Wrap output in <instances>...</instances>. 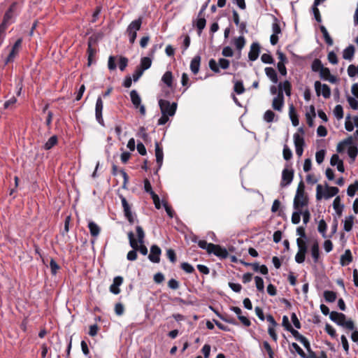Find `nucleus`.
<instances>
[{
	"instance_id": "obj_1",
	"label": "nucleus",
	"mask_w": 358,
	"mask_h": 358,
	"mask_svg": "<svg viewBox=\"0 0 358 358\" xmlns=\"http://www.w3.org/2000/svg\"><path fill=\"white\" fill-rule=\"evenodd\" d=\"M339 192V189L336 187H329L326 185L325 189H323L322 185H317L316 188V199L317 201L321 200L322 198L324 199H329L336 196Z\"/></svg>"
},
{
	"instance_id": "obj_2",
	"label": "nucleus",
	"mask_w": 358,
	"mask_h": 358,
	"mask_svg": "<svg viewBox=\"0 0 358 358\" xmlns=\"http://www.w3.org/2000/svg\"><path fill=\"white\" fill-rule=\"evenodd\" d=\"M329 318L331 321L338 325L343 327L349 330L355 329V324L352 320H345V315L343 313L332 311L330 313Z\"/></svg>"
},
{
	"instance_id": "obj_3",
	"label": "nucleus",
	"mask_w": 358,
	"mask_h": 358,
	"mask_svg": "<svg viewBox=\"0 0 358 358\" xmlns=\"http://www.w3.org/2000/svg\"><path fill=\"white\" fill-rule=\"evenodd\" d=\"M143 23V18L141 17L133 20L127 27L126 34L129 37V41L131 44H134L136 37L137 31L141 28Z\"/></svg>"
},
{
	"instance_id": "obj_4",
	"label": "nucleus",
	"mask_w": 358,
	"mask_h": 358,
	"mask_svg": "<svg viewBox=\"0 0 358 358\" xmlns=\"http://www.w3.org/2000/svg\"><path fill=\"white\" fill-rule=\"evenodd\" d=\"M159 106L162 115L166 114L170 116L175 115L177 108L176 103H171L169 101L161 99L159 100Z\"/></svg>"
},
{
	"instance_id": "obj_5",
	"label": "nucleus",
	"mask_w": 358,
	"mask_h": 358,
	"mask_svg": "<svg viewBox=\"0 0 358 358\" xmlns=\"http://www.w3.org/2000/svg\"><path fill=\"white\" fill-rule=\"evenodd\" d=\"M128 238L129 241V245L132 248V250H130L127 255V259L129 261H134L137 259V248H138V242L134 238V234L132 231H129L128 233Z\"/></svg>"
},
{
	"instance_id": "obj_6",
	"label": "nucleus",
	"mask_w": 358,
	"mask_h": 358,
	"mask_svg": "<svg viewBox=\"0 0 358 358\" xmlns=\"http://www.w3.org/2000/svg\"><path fill=\"white\" fill-rule=\"evenodd\" d=\"M120 198L121 199L125 217L127 219L130 224H134L135 222V214L132 213L131 206L129 204L124 196L120 195Z\"/></svg>"
},
{
	"instance_id": "obj_7",
	"label": "nucleus",
	"mask_w": 358,
	"mask_h": 358,
	"mask_svg": "<svg viewBox=\"0 0 358 358\" xmlns=\"http://www.w3.org/2000/svg\"><path fill=\"white\" fill-rule=\"evenodd\" d=\"M131 101L136 109H139L142 115L145 114V107L141 104V98L136 90H133L130 92Z\"/></svg>"
},
{
	"instance_id": "obj_8",
	"label": "nucleus",
	"mask_w": 358,
	"mask_h": 358,
	"mask_svg": "<svg viewBox=\"0 0 358 358\" xmlns=\"http://www.w3.org/2000/svg\"><path fill=\"white\" fill-rule=\"evenodd\" d=\"M136 234L138 236V245L137 250H138L143 255H146L148 254V249L146 246L143 245L144 238H145V233L143 228L141 226H136Z\"/></svg>"
},
{
	"instance_id": "obj_9",
	"label": "nucleus",
	"mask_w": 358,
	"mask_h": 358,
	"mask_svg": "<svg viewBox=\"0 0 358 358\" xmlns=\"http://www.w3.org/2000/svg\"><path fill=\"white\" fill-rule=\"evenodd\" d=\"M314 86L316 94L318 96L322 94L323 97L325 99L330 97L331 89L327 85L322 84L320 81H315Z\"/></svg>"
},
{
	"instance_id": "obj_10",
	"label": "nucleus",
	"mask_w": 358,
	"mask_h": 358,
	"mask_svg": "<svg viewBox=\"0 0 358 358\" xmlns=\"http://www.w3.org/2000/svg\"><path fill=\"white\" fill-rule=\"evenodd\" d=\"M308 205V198L306 195H301L299 197L294 196L293 202V208L294 210H303L307 208Z\"/></svg>"
},
{
	"instance_id": "obj_11",
	"label": "nucleus",
	"mask_w": 358,
	"mask_h": 358,
	"mask_svg": "<svg viewBox=\"0 0 358 358\" xmlns=\"http://www.w3.org/2000/svg\"><path fill=\"white\" fill-rule=\"evenodd\" d=\"M210 250H209V254L213 253L215 256L225 259L228 257L229 253L226 248H222L219 245H210Z\"/></svg>"
},
{
	"instance_id": "obj_12",
	"label": "nucleus",
	"mask_w": 358,
	"mask_h": 358,
	"mask_svg": "<svg viewBox=\"0 0 358 358\" xmlns=\"http://www.w3.org/2000/svg\"><path fill=\"white\" fill-rule=\"evenodd\" d=\"M103 108V103L101 97L99 96L96 99L95 106V116L96 121L101 125H104L103 119L102 117V110Z\"/></svg>"
},
{
	"instance_id": "obj_13",
	"label": "nucleus",
	"mask_w": 358,
	"mask_h": 358,
	"mask_svg": "<svg viewBox=\"0 0 358 358\" xmlns=\"http://www.w3.org/2000/svg\"><path fill=\"white\" fill-rule=\"evenodd\" d=\"M162 250L157 245H152L150 247V252L148 255L149 260L152 263H159L160 262V255Z\"/></svg>"
},
{
	"instance_id": "obj_14",
	"label": "nucleus",
	"mask_w": 358,
	"mask_h": 358,
	"mask_svg": "<svg viewBox=\"0 0 358 358\" xmlns=\"http://www.w3.org/2000/svg\"><path fill=\"white\" fill-rule=\"evenodd\" d=\"M294 177V171L284 169L282 172L281 187H285L291 184Z\"/></svg>"
},
{
	"instance_id": "obj_15",
	"label": "nucleus",
	"mask_w": 358,
	"mask_h": 358,
	"mask_svg": "<svg viewBox=\"0 0 358 358\" xmlns=\"http://www.w3.org/2000/svg\"><path fill=\"white\" fill-rule=\"evenodd\" d=\"M17 3L16 2H13L10 5V6L9 7V8L6 12V13L3 16V21L8 23L9 24H10L11 23L13 22V20L15 16V10L17 9Z\"/></svg>"
},
{
	"instance_id": "obj_16",
	"label": "nucleus",
	"mask_w": 358,
	"mask_h": 358,
	"mask_svg": "<svg viewBox=\"0 0 358 358\" xmlns=\"http://www.w3.org/2000/svg\"><path fill=\"white\" fill-rule=\"evenodd\" d=\"M284 106V96L282 92H278L276 96L273 99L272 107L274 110L282 111Z\"/></svg>"
},
{
	"instance_id": "obj_17",
	"label": "nucleus",
	"mask_w": 358,
	"mask_h": 358,
	"mask_svg": "<svg viewBox=\"0 0 358 358\" xmlns=\"http://www.w3.org/2000/svg\"><path fill=\"white\" fill-rule=\"evenodd\" d=\"M320 76L322 79L324 80H328L331 83H336L337 82V78L336 76H333L330 73V70L327 67H323L320 72Z\"/></svg>"
},
{
	"instance_id": "obj_18",
	"label": "nucleus",
	"mask_w": 358,
	"mask_h": 358,
	"mask_svg": "<svg viewBox=\"0 0 358 358\" xmlns=\"http://www.w3.org/2000/svg\"><path fill=\"white\" fill-rule=\"evenodd\" d=\"M123 282V278L121 276H116L113 279L112 285L110 286V292L114 294H118L120 292V286Z\"/></svg>"
},
{
	"instance_id": "obj_19",
	"label": "nucleus",
	"mask_w": 358,
	"mask_h": 358,
	"mask_svg": "<svg viewBox=\"0 0 358 358\" xmlns=\"http://www.w3.org/2000/svg\"><path fill=\"white\" fill-rule=\"evenodd\" d=\"M260 47L258 43H253L250 46V50L248 53V58L250 61H255L259 55Z\"/></svg>"
},
{
	"instance_id": "obj_20",
	"label": "nucleus",
	"mask_w": 358,
	"mask_h": 358,
	"mask_svg": "<svg viewBox=\"0 0 358 358\" xmlns=\"http://www.w3.org/2000/svg\"><path fill=\"white\" fill-rule=\"evenodd\" d=\"M21 43H22V40L21 39H18L14 43L13 46L12 47L11 50H10V53H9V55H8L7 59H6V63H8L10 62L13 61L14 58L15 57V56L18 53L19 48H20V47L21 45Z\"/></svg>"
},
{
	"instance_id": "obj_21",
	"label": "nucleus",
	"mask_w": 358,
	"mask_h": 358,
	"mask_svg": "<svg viewBox=\"0 0 358 358\" xmlns=\"http://www.w3.org/2000/svg\"><path fill=\"white\" fill-rule=\"evenodd\" d=\"M155 157H156V162L158 164V169L157 171H158L163 163V159H164V153L162 148L159 146V144L158 142H155Z\"/></svg>"
},
{
	"instance_id": "obj_22",
	"label": "nucleus",
	"mask_w": 358,
	"mask_h": 358,
	"mask_svg": "<svg viewBox=\"0 0 358 358\" xmlns=\"http://www.w3.org/2000/svg\"><path fill=\"white\" fill-rule=\"evenodd\" d=\"M299 131L301 132V134L299 133H296L294 134V143L295 147H303L305 145L304 138L303 134L304 133L303 129L300 127L299 129Z\"/></svg>"
},
{
	"instance_id": "obj_23",
	"label": "nucleus",
	"mask_w": 358,
	"mask_h": 358,
	"mask_svg": "<svg viewBox=\"0 0 358 358\" xmlns=\"http://www.w3.org/2000/svg\"><path fill=\"white\" fill-rule=\"evenodd\" d=\"M344 207V204L341 203V197L337 196L333 201V208L338 217L341 216Z\"/></svg>"
},
{
	"instance_id": "obj_24",
	"label": "nucleus",
	"mask_w": 358,
	"mask_h": 358,
	"mask_svg": "<svg viewBox=\"0 0 358 358\" xmlns=\"http://www.w3.org/2000/svg\"><path fill=\"white\" fill-rule=\"evenodd\" d=\"M200 62H201V56L200 55L194 56V57L191 61L190 69L194 75H196L199 73V68H200Z\"/></svg>"
},
{
	"instance_id": "obj_25",
	"label": "nucleus",
	"mask_w": 358,
	"mask_h": 358,
	"mask_svg": "<svg viewBox=\"0 0 358 358\" xmlns=\"http://www.w3.org/2000/svg\"><path fill=\"white\" fill-rule=\"evenodd\" d=\"M87 45V65L90 66L93 63V57L95 55L96 50L92 47L91 38L89 39Z\"/></svg>"
},
{
	"instance_id": "obj_26",
	"label": "nucleus",
	"mask_w": 358,
	"mask_h": 358,
	"mask_svg": "<svg viewBox=\"0 0 358 358\" xmlns=\"http://www.w3.org/2000/svg\"><path fill=\"white\" fill-rule=\"evenodd\" d=\"M352 143V138L351 136L341 141L336 147V151L338 153H342L345 151L346 146L350 145Z\"/></svg>"
},
{
	"instance_id": "obj_27",
	"label": "nucleus",
	"mask_w": 358,
	"mask_h": 358,
	"mask_svg": "<svg viewBox=\"0 0 358 358\" xmlns=\"http://www.w3.org/2000/svg\"><path fill=\"white\" fill-rule=\"evenodd\" d=\"M289 116L292 121V124L296 127L299 124L298 116L295 112V108L293 104H290L289 106Z\"/></svg>"
},
{
	"instance_id": "obj_28",
	"label": "nucleus",
	"mask_w": 358,
	"mask_h": 358,
	"mask_svg": "<svg viewBox=\"0 0 358 358\" xmlns=\"http://www.w3.org/2000/svg\"><path fill=\"white\" fill-rule=\"evenodd\" d=\"M352 261V257L350 250H346L343 255H341L340 263L342 266H347Z\"/></svg>"
},
{
	"instance_id": "obj_29",
	"label": "nucleus",
	"mask_w": 358,
	"mask_h": 358,
	"mask_svg": "<svg viewBox=\"0 0 358 358\" xmlns=\"http://www.w3.org/2000/svg\"><path fill=\"white\" fill-rule=\"evenodd\" d=\"M355 54V47L352 45H350L343 51V58L351 61Z\"/></svg>"
},
{
	"instance_id": "obj_30",
	"label": "nucleus",
	"mask_w": 358,
	"mask_h": 358,
	"mask_svg": "<svg viewBox=\"0 0 358 358\" xmlns=\"http://www.w3.org/2000/svg\"><path fill=\"white\" fill-rule=\"evenodd\" d=\"M265 73L266 76L275 84L278 81V75L275 69L272 67L265 68Z\"/></svg>"
},
{
	"instance_id": "obj_31",
	"label": "nucleus",
	"mask_w": 358,
	"mask_h": 358,
	"mask_svg": "<svg viewBox=\"0 0 358 358\" xmlns=\"http://www.w3.org/2000/svg\"><path fill=\"white\" fill-rule=\"evenodd\" d=\"M283 91H285L287 96H289L291 95V84L288 80L280 83L278 85V92H282L283 94Z\"/></svg>"
},
{
	"instance_id": "obj_32",
	"label": "nucleus",
	"mask_w": 358,
	"mask_h": 358,
	"mask_svg": "<svg viewBox=\"0 0 358 358\" xmlns=\"http://www.w3.org/2000/svg\"><path fill=\"white\" fill-rule=\"evenodd\" d=\"M301 344L308 352V355L305 353V356L303 358H317L315 353L312 350L310 343L308 339H306Z\"/></svg>"
},
{
	"instance_id": "obj_33",
	"label": "nucleus",
	"mask_w": 358,
	"mask_h": 358,
	"mask_svg": "<svg viewBox=\"0 0 358 358\" xmlns=\"http://www.w3.org/2000/svg\"><path fill=\"white\" fill-rule=\"evenodd\" d=\"M311 256L315 263H317L320 258L319 244L315 241L311 246Z\"/></svg>"
},
{
	"instance_id": "obj_34",
	"label": "nucleus",
	"mask_w": 358,
	"mask_h": 358,
	"mask_svg": "<svg viewBox=\"0 0 358 358\" xmlns=\"http://www.w3.org/2000/svg\"><path fill=\"white\" fill-rule=\"evenodd\" d=\"M233 44L240 52L242 49L244 48L245 45V39L243 36H240L238 38H234L233 39Z\"/></svg>"
},
{
	"instance_id": "obj_35",
	"label": "nucleus",
	"mask_w": 358,
	"mask_h": 358,
	"mask_svg": "<svg viewBox=\"0 0 358 358\" xmlns=\"http://www.w3.org/2000/svg\"><path fill=\"white\" fill-rule=\"evenodd\" d=\"M355 217L353 215H349L345 217L344 220L343 229L349 232L352 230L354 224Z\"/></svg>"
},
{
	"instance_id": "obj_36",
	"label": "nucleus",
	"mask_w": 358,
	"mask_h": 358,
	"mask_svg": "<svg viewBox=\"0 0 358 358\" xmlns=\"http://www.w3.org/2000/svg\"><path fill=\"white\" fill-rule=\"evenodd\" d=\"M206 24V20L204 17H198L196 22V27L197 29V34L200 36L202 33L203 29L205 28Z\"/></svg>"
},
{
	"instance_id": "obj_37",
	"label": "nucleus",
	"mask_w": 358,
	"mask_h": 358,
	"mask_svg": "<svg viewBox=\"0 0 358 358\" xmlns=\"http://www.w3.org/2000/svg\"><path fill=\"white\" fill-rule=\"evenodd\" d=\"M320 29L321 32L322 33V35H323V37L324 38L326 43L328 45L331 46L334 43V41H333V39L331 38V37L330 36V35L329 34V32H328L327 29H326V27L324 25H320Z\"/></svg>"
},
{
	"instance_id": "obj_38",
	"label": "nucleus",
	"mask_w": 358,
	"mask_h": 358,
	"mask_svg": "<svg viewBox=\"0 0 358 358\" xmlns=\"http://www.w3.org/2000/svg\"><path fill=\"white\" fill-rule=\"evenodd\" d=\"M152 65V59L148 57H142L141 59L140 65L138 66L143 71L148 69Z\"/></svg>"
},
{
	"instance_id": "obj_39",
	"label": "nucleus",
	"mask_w": 358,
	"mask_h": 358,
	"mask_svg": "<svg viewBox=\"0 0 358 358\" xmlns=\"http://www.w3.org/2000/svg\"><path fill=\"white\" fill-rule=\"evenodd\" d=\"M88 228L90 229V234L94 237H96L100 233L99 227L92 221H90L88 223Z\"/></svg>"
},
{
	"instance_id": "obj_40",
	"label": "nucleus",
	"mask_w": 358,
	"mask_h": 358,
	"mask_svg": "<svg viewBox=\"0 0 358 358\" xmlns=\"http://www.w3.org/2000/svg\"><path fill=\"white\" fill-rule=\"evenodd\" d=\"M162 81L169 87H172L173 75L171 71H166L162 78Z\"/></svg>"
},
{
	"instance_id": "obj_41",
	"label": "nucleus",
	"mask_w": 358,
	"mask_h": 358,
	"mask_svg": "<svg viewBox=\"0 0 358 358\" xmlns=\"http://www.w3.org/2000/svg\"><path fill=\"white\" fill-rule=\"evenodd\" d=\"M324 297L327 302L332 303L336 299V294L333 291L326 290L324 292Z\"/></svg>"
},
{
	"instance_id": "obj_42",
	"label": "nucleus",
	"mask_w": 358,
	"mask_h": 358,
	"mask_svg": "<svg viewBox=\"0 0 358 358\" xmlns=\"http://www.w3.org/2000/svg\"><path fill=\"white\" fill-rule=\"evenodd\" d=\"M358 190V180H356L353 184L348 186L347 189V194L349 196L352 197Z\"/></svg>"
},
{
	"instance_id": "obj_43",
	"label": "nucleus",
	"mask_w": 358,
	"mask_h": 358,
	"mask_svg": "<svg viewBox=\"0 0 358 358\" xmlns=\"http://www.w3.org/2000/svg\"><path fill=\"white\" fill-rule=\"evenodd\" d=\"M292 335L294 337V338L299 341L301 343L303 342L306 339H307L305 336L301 335L297 330L294 329L293 327L288 330Z\"/></svg>"
},
{
	"instance_id": "obj_44",
	"label": "nucleus",
	"mask_w": 358,
	"mask_h": 358,
	"mask_svg": "<svg viewBox=\"0 0 358 358\" xmlns=\"http://www.w3.org/2000/svg\"><path fill=\"white\" fill-rule=\"evenodd\" d=\"M234 90L238 94H241L245 92V87L241 80L234 81Z\"/></svg>"
},
{
	"instance_id": "obj_45",
	"label": "nucleus",
	"mask_w": 358,
	"mask_h": 358,
	"mask_svg": "<svg viewBox=\"0 0 358 358\" xmlns=\"http://www.w3.org/2000/svg\"><path fill=\"white\" fill-rule=\"evenodd\" d=\"M296 244L299 248L298 252L306 254L307 247L305 241H303L301 238H298L296 239Z\"/></svg>"
},
{
	"instance_id": "obj_46",
	"label": "nucleus",
	"mask_w": 358,
	"mask_h": 358,
	"mask_svg": "<svg viewBox=\"0 0 358 358\" xmlns=\"http://www.w3.org/2000/svg\"><path fill=\"white\" fill-rule=\"evenodd\" d=\"M324 67L322 62L319 59H315L311 65L312 71L314 72H320L321 69Z\"/></svg>"
},
{
	"instance_id": "obj_47",
	"label": "nucleus",
	"mask_w": 358,
	"mask_h": 358,
	"mask_svg": "<svg viewBox=\"0 0 358 358\" xmlns=\"http://www.w3.org/2000/svg\"><path fill=\"white\" fill-rule=\"evenodd\" d=\"M272 31L273 34H281V29L280 27L279 20L277 17H273V22L272 24Z\"/></svg>"
},
{
	"instance_id": "obj_48",
	"label": "nucleus",
	"mask_w": 358,
	"mask_h": 358,
	"mask_svg": "<svg viewBox=\"0 0 358 358\" xmlns=\"http://www.w3.org/2000/svg\"><path fill=\"white\" fill-rule=\"evenodd\" d=\"M57 142V138L56 136H51L48 141L44 145V149L48 150L51 149Z\"/></svg>"
},
{
	"instance_id": "obj_49",
	"label": "nucleus",
	"mask_w": 358,
	"mask_h": 358,
	"mask_svg": "<svg viewBox=\"0 0 358 358\" xmlns=\"http://www.w3.org/2000/svg\"><path fill=\"white\" fill-rule=\"evenodd\" d=\"M358 153V149L356 146L349 145V148L348 149V156L352 159V161H354Z\"/></svg>"
},
{
	"instance_id": "obj_50",
	"label": "nucleus",
	"mask_w": 358,
	"mask_h": 358,
	"mask_svg": "<svg viewBox=\"0 0 358 358\" xmlns=\"http://www.w3.org/2000/svg\"><path fill=\"white\" fill-rule=\"evenodd\" d=\"M327 225L324 220H321L318 223V231L322 235L324 238H326V231Z\"/></svg>"
},
{
	"instance_id": "obj_51",
	"label": "nucleus",
	"mask_w": 358,
	"mask_h": 358,
	"mask_svg": "<svg viewBox=\"0 0 358 358\" xmlns=\"http://www.w3.org/2000/svg\"><path fill=\"white\" fill-rule=\"evenodd\" d=\"M275 114L271 110H268L264 115V120L266 122H272L274 121Z\"/></svg>"
},
{
	"instance_id": "obj_52",
	"label": "nucleus",
	"mask_w": 358,
	"mask_h": 358,
	"mask_svg": "<svg viewBox=\"0 0 358 358\" xmlns=\"http://www.w3.org/2000/svg\"><path fill=\"white\" fill-rule=\"evenodd\" d=\"M300 211L301 213V215L303 216V222L304 224L306 225L309 222L310 219V210H308V208H306L305 209L300 210Z\"/></svg>"
},
{
	"instance_id": "obj_53",
	"label": "nucleus",
	"mask_w": 358,
	"mask_h": 358,
	"mask_svg": "<svg viewBox=\"0 0 358 358\" xmlns=\"http://www.w3.org/2000/svg\"><path fill=\"white\" fill-rule=\"evenodd\" d=\"M301 213L300 210H294L292 215V222L294 224H297L300 222Z\"/></svg>"
},
{
	"instance_id": "obj_54",
	"label": "nucleus",
	"mask_w": 358,
	"mask_h": 358,
	"mask_svg": "<svg viewBox=\"0 0 358 358\" xmlns=\"http://www.w3.org/2000/svg\"><path fill=\"white\" fill-rule=\"evenodd\" d=\"M334 114L338 120H341L343 117V110L341 105H336L334 110Z\"/></svg>"
},
{
	"instance_id": "obj_55",
	"label": "nucleus",
	"mask_w": 358,
	"mask_h": 358,
	"mask_svg": "<svg viewBox=\"0 0 358 358\" xmlns=\"http://www.w3.org/2000/svg\"><path fill=\"white\" fill-rule=\"evenodd\" d=\"M255 285H256L257 289L259 292H264V280H263L262 278H261L259 276H255Z\"/></svg>"
},
{
	"instance_id": "obj_56",
	"label": "nucleus",
	"mask_w": 358,
	"mask_h": 358,
	"mask_svg": "<svg viewBox=\"0 0 358 358\" xmlns=\"http://www.w3.org/2000/svg\"><path fill=\"white\" fill-rule=\"evenodd\" d=\"M283 157L287 161L292 157V152L287 145L283 147Z\"/></svg>"
},
{
	"instance_id": "obj_57",
	"label": "nucleus",
	"mask_w": 358,
	"mask_h": 358,
	"mask_svg": "<svg viewBox=\"0 0 358 358\" xmlns=\"http://www.w3.org/2000/svg\"><path fill=\"white\" fill-rule=\"evenodd\" d=\"M325 156V151L324 150H320L317 151L315 154V159L317 164H320L323 162Z\"/></svg>"
},
{
	"instance_id": "obj_58",
	"label": "nucleus",
	"mask_w": 358,
	"mask_h": 358,
	"mask_svg": "<svg viewBox=\"0 0 358 358\" xmlns=\"http://www.w3.org/2000/svg\"><path fill=\"white\" fill-rule=\"evenodd\" d=\"M181 268L187 273H192L194 271V267L187 262L182 263Z\"/></svg>"
},
{
	"instance_id": "obj_59",
	"label": "nucleus",
	"mask_w": 358,
	"mask_h": 358,
	"mask_svg": "<svg viewBox=\"0 0 358 358\" xmlns=\"http://www.w3.org/2000/svg\"><path fill=\"white\" fill-rule=\"evenodd\" d=\"M347 101L352 109L358 110V101L355 98L348 96Z\"/></svg>"
},
{
	"instance_id": "obj_60",
	"label": "nucleus",
	"mask_w": 358,
	"mask_h": 358,
	"mask_svg": "<svg viewBox=\"0 0 358 358\" xmlns=\"http://www.w3.org/2000/svg\"><path fill=\"white\" fill-rule=\"evenodd\" d=\"M209 67L215 73L220 72V68H219L218 63H217L214 59H210Z\"/></svg>"
},
{
	"instance_id": "obj_61",
	"label": "nucleus",
	"mask_w": 358,
	"mask_h": 358,
	"mask_svg": "<svg viewBox=\"0 0 358 358\" xmlns=\"http://www.w3.org/2000/svg\"><path fill=\"white\" fill-rule=\"evenodd\" d=\"M325 331L332 338H336V336H337L336 330L329 324H326V325H325Z\"/></svg>"
},
{
	"instance_id": "obj_62",
	"label": "nucleus",
	"mask_w": 358,
	"mask_h": 358,
	"mask_svg": "<svg viewBox=\"0 0 358 358\" xmlns=\"http://www.w3.org/2000/svg\"><path fill=\"white\" fill-rule=\"evenodd\" d=\"M348 74L350 77H354L356 74L358 75V66L356 67L353 64H350L348 68Z\"/></svg>"
},
{
	"instance_id": "obj_63",
	"label": "nucleus",
	"mask_w": 358,
	"mask_h": 358,
	"mask_svg": "<svg viewBox=\"0 0 358 358\" xmlns=\"http://www.w3.org/2000/svg\"><path fill=\"white\" fill-rule=\"evenodd\" d=\"M50 267L51 269V273L53 275H55L57 273V271L59 269V266L57 264V263L53 259H50Z\"/></svg>"
},
{
	"instance_id": "obj_64",
	"label": "nucleus",
	"mask_w": 358,
	"mask_h": 358,
	"mask_svg": "<svg viewBox=\"0 0 358 358\" xmlns=\"http://www.w3.org/2000/svg\"><path fill=\"white\" fill-rule=\"evenodd\" d=\"M261 59L264 64H273V59L269 54L264 53L261 57Z\"/></svg>"
}]
</instances>
